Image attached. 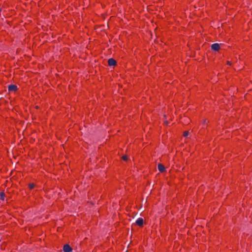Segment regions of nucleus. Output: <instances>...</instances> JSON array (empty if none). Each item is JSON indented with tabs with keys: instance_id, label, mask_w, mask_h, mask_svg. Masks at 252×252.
Instances as JSON below:
<instances>
[{
	"instance_id": "1",
	"label": "nucleus",
	"mask_w": 252,
	"mask_h": 252,
	"mask_svg": "<svg viewBox=\"0 0 252 252\" xmlns=\"http://www.w3.org/2000/svg\"><path fill=\"white\" fill-rule=\"evenodd\" d=\"M9 92H16L18 90V87L15 85H10L8 87Z\"/></svg>"
},
{
	"instance_id": "2",
	"label": "nucleus",
	"mask_w": 252,
	"mask_h": 252,
	"mask_svg": "<svg viewBox=\"0 0 252 252\" xmlns=\"http://www.w3.org/2000/svg\"><path fill=\"white\" fill-rule=\"evenodd\" d=\"M220 48V46L219 43H214L211 45V49L215 51H218Z\"/></svg>"
},
{
	"instance_id": "3",
	"label": "nucleus",
	"mask_w": 252,
	"mask_h": 252,
	"mask_svg": "<svg viewBox=\"0 0 252 252\" xmlns=\"http://www.w3.org/2000/svg\"><path fill=\"white\" fill-rule=\"evenodd\" d=\"M63 250L64 252H71L72 249L69 245L66 244L64 245Z\"/></svg>"
},
{
	"instance_id": "4",
	"label": "nucleus",
	"mask_w": 252,
	"mask_h": 252,
	"mask_svg": "<svg viewBox=\"0 0 252 252\" xmlns=\"http://www.w3.org/2000/svg\"><path fill=\"white\" fill-rule=\"evenodd\" d=\"M108 64L110 66H113L116 64V61L113 58H110L108 61Z\"/></svg>"
},
{
	"instance_id": "5",
	"label": "nucleus",
	"mask_w": 252,
	"mask_h": 252,
	"mask_svg": "<svg viewBox=\"0 0 252 252\" xmlns=\"http://www.w3.org/2000/svg\"><path fill=\"white\" fill-rule=\"evenodd\" d=\"M136 224L139 226H141L143 224V219L139 218L136 221Z\"/></svg>"
},
{
	"instance_id": "6",
	"label": "nucleus",
	"mask_w": 252,
	"mask_h": 252,
	"mask_svg": "<svg viewBox=\"0 0 252 252\" xmlns=\"http://www.w3.org/2000/svg\"><path fill=\"white\" fill-rule=\"evenodd\" d=\"M158 169L160 172H163L165 170V168L162 164L159 163L158 164Z\"/></svg>"
},
{
	"instance_id": "7",
	"label": "nucleus",
	"mask_w": 252,
	"mask_h": 252,
	"mask_svg": "<svg viewBox=\"0 0 252 252\" xmlns=\"http://www.w3.org/2000/svg\"><path fill=\"white\" fill-rule=\"evenodd\" d=\"M5 194L3 192H0V199L2 200L4 199Z\"/></svg>"
},
{
	"instance_id": "8",
	"label": "nucleus",
	"mask_w": 252,
	"mask_h": 252,
	"mask_svg": "<svg viewBox=\"0 0 252 252\" xmlns=\"http://www.w3.org/2000/svg\"><path fill=\"white\" fill-rule=\"evenodd\" d=\"M35 187V185L33 183H31L29 185V188L30 189H33Z\"/></svg>"
},
{
	"instance_id": "9",
	"label": "nucleus",
	"mask_w": 252,
	"mask_h": 252,
	"mask_svg": "<svg viewBox=\"0 0 252 252\" xmlns=\"http://www.w3.org/2000/svg\"><path fill=\"white\" fill-rule=\"evenodd\" d=\"M189 134V132L188 131H186L184 133V136L185 137H188Z\"/></svg>"
},
{
	"instance_id": "10",
	"label": "nucleus",
	"mask_w": 252,
	"mask_h": 252,
	"mask_svg": "<svg viewBox=\"0 0 252 252\" xmlns=\"http://www.w3.org/2000/svg\"><path fill=\"white\" fill-rule=\"evenodd\" d=\"M122 158L124 160H127V157L126 155H124L123 156Z\"/></svg>"
},
{
	"instance_id": "11",
	"label": "nucleus",
	"mask_w": 252,
	"mask_h": 252,
	"mask_svg": "<svg viewBox=\"0 0 252 252\" xmlns=\"http://www.w3.org/2000/svg\"><path fill=\"white\" fill-rule=\"evenodd\" d=\"M227 64L230 65V64H231V63H230V62L229 61H228L227 62Z\"/></svg>"
},
{
	"instance_id": "12",
	"label": "nucleus",
	"mask_w": 252,
	"mask_h": 252,
	"mask_svg": "<svg viewBox=\"0 0 252 252\" xmlns=\"http://www.w3.org/2000/svg\"><path fill=\"white\" fill-rule=\"evenodd\" d=\"M203 123H204V124H206V120H204Z\"/></svg>"
},
{
	"instance_id": "13",
	"label": "nucleus",
	"mask_w": 252,
	"mask_h": 252,
	"mask_svg": "<svg viewBox=\"0 0 252 252\" xmlns=\"http://www.w3.org/2000/svg\"><path fill=\"white\" fill-rule=\"evenodd\" d=\"M164 123H165L166 125H167V124H168V122H167V121H165V122H164Z\"/></svg>"
},
{
	"instance_id": "14",
	"label": "nucleus",
	"mask_w": 252,
	"mask_h": 252,
	"mask_svg": "<svg viewBox=\"0 0 252 252\" xmlns=\"http://www.w3.org/2000/svg\"><path fill=\"white\" fill-rule=\"evenodd\" d=\"M1 241V240L0 239V242Z\"/></svg>"
}]
</instances>
